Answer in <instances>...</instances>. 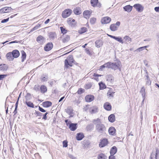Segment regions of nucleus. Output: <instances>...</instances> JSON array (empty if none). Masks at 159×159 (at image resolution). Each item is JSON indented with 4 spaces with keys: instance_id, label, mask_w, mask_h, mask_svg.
<instances>
[{
    "instance_id": "nucleus-1",
    "label": "nucleus",
    "mask_w": 159,
    "mask_h": 159,
    "mask_svg": "<svg viewBox=\"0 0 159 159\" xmlns=\"http://www.w3.org/2000/svg\"><path fill=\"white\" fill-rule=\"evenodd\" d=\"M92 122L95 125L96 130L100 134L104 133L106 130L105 125L102 123L100 119L98 118L93 120Z\"/></svg>"
},
{
    "instance_id": "nucleus-2",
    "label": "nucleus",
    "mask_w": 159,
    "mask_h": 159,
    "mask_svg": "<svg viewBox=\"0 0 159 159\" xmlns=\"http://www.w3.org/2000/svg\"><path fill=\"white\" fill-rule=\"evenodd\" d=\"M65 68L67 69L69 66L72 67L73 66L72 64L74 63V64H76L77 63L74 59L73 56L72 55H70L68 57L67 59L65 60Z\"/></svg>"
},
{
    "instance_id": "nucleus-3",
    "label": "nucleus",
    "mask_w": 159,
    "mask_h": 159,
    "mask_svg": "<svg viewBox=\"0 0 159 159\" xmlns=\"http://www.w3.org/2000/svg\"><path fill=\"white\" fill-rule=\"evenodd\" d=\"M120 24V22L117 21L116 24H111L110 27V30L112 31L117 30Z\"/></svg>"
},
{
    "instance_id": "nucleus-4",
    "label": "nucleus",
    "mask_w": 159,
    "mask_h": 159,
    "mask_svg": "<svg viewBox=\"0 0 159 159\" xmlns=\"http://www.w3.org/2000/svg\"><path fill=\"white\" fill-rule=\"evenodd\" d=\"M72 11L69 9H66L62 12L61 15L63 18H66L68 17L71 14Z\"/></svg>"
},
{
    "instance_id": "nucleus-5",
    "label": "nucleus",
    "mask_w": 159,
    "mask_h": 159,
    "mask_svg": "<svg viewBox=\"0 0 159 159\" xmlns=\"http://www.w3.org/2000/svg\"><path fill=\"white\" fill-rule=\"evenodd\" d=\"M120 64V62L119 61L114 62H111V69H113L114 70L118 69H119L120 70V69L119 68Z\"/></svg>"
},
{
    "instance_id": "nucleus-6",
    "label": "nucleus",
    "mask_w": 159,
    "mask_h": 159,
    "mask_svg": "<svg viewBox=\"0 0 159 159\" xmlns=\"http://www.w3.org/2000/svg\"><path fill=\"white\" fill-rule=\"evenodd\" d=\"M133 7L139 12H142L144 9L143 7L141 4L139 3L135 4Z\"/></svg>"
},
{
    "instance_id": "nucleus-7",
    "label": "nucleus",
    "mask_w": 159,
    "mask_h": 159,
    "mask_svg": "<svg viewBox=\"0 0 159 159\" xmlns=\"http://www.w3.org/2000/svg\"><path fill=\"white\" fill-rule=\"evenodd\" d=\"M106 78L108 83L110 84L114 82V77L111 74H108L106 75Z\"/></svg>"
},
{
    "instance_id": "nucleus-8",
    "label": "nucleus",
    "mask_w": 159,
    "mask_h": 159,
    "mask_svg": "<svg viewBox=\"0 0 159 159\" xmlns=\"http://www.w3.org/2000/svg\"><path fill=\"white\" fill-rule=\"evenodd\" d=\"M111 18L108 16L103 17L101 20L102 24H107L109 23L111 21Z\"/></svg>"
},
{
    "instance_id": "nucleus-9",
    "label": "nucleus",
    "mask_w": 159,
    "mask_h": 159,
    "mask_svg": "<svg viewBox=\"0 0 159 159\" xmlns=\"http://www.w3.org/2000/svg\"><path fill=\"white\" fill-rule=\"evenodd\" d=\"M12 9L10 7H5L0 9V13H1L10 12H11Z\"/></svg>"
},
{
    "instance_id": "nucleus-10",
    "label": "nucleus",
    "mask_w": 159,
    "mask_h": 159,
    "mask_svg": "<svg viewBox=\"0 0 159 159\" xmlns=\"http://www.w3.org/2000/svg\"><path fill=\"white\" fill-rule=\"evenodd\" d=\"M36 41L40 44H43L45 42V39L43 36L39 35L37 38Z\"/></svg>"
},
{
    "instance_id": "nucleus-11",
    "label": "nucleus",
    "mask_w": 159,
    "mask_h": 159,
    "mask_svg": "<svg viewBox=\"0 0 159 159\" xmlns=\"http://www.w3.org/2000/svg\"><path fill=\"white\" fill-rule=\"evenodd\" d=\"M65 111H66L67 114L70 115L69 117L73 116L72 115L73 114V110L71 107H68L67 109L65 110Z\"/></svg>"
},
{
    "instance_id": "nucleus-12",
    "label": "nucleus",
    "mask_w": 159,
    "mask_h": 159,
    "mask_svg": "<svg viewBox=\"0 0 159 159\" xmlns=\"http://www.w3.org/2000/svg\"><path fill=\"white\" fill-rule=\"evenodd\" d=\"M53 47V44L52 43H48L44 47V49L46 51H48L52 49Z\"/></svg>"
},
{
    "instance_id": "nucleus-13",
    "label": "nucleus",
    "mask_w": 159,
    "mask_h": 159,
    "mask_svg": "<svg viewBox=\"0 0 159 159\" xmlns=\"http://www.w3.org/2000/svg\"><path fill=\"white\" fill-rule=\"evenodd\" d=\"M108 143L107 139H104L102 140L99 144V146L101 148H103L107 145Z\"/></svg>"
},
{
    "instance_id": "nucleus-14",
    "label": "nucleus",
    "mask_w": 159,
    "mask_h": 159,
    "mask_svg": "<svg viewBox=\"0 0 159 159\" xmlns=\"http://www.w3.org/2000/svg\"><path fill=\"white\" fill-rule=\"evenodd\" d=\"M77 125L76 123H70L69 125V128L71 131H75L77 128Z\"/></svg>"
},
{
    "instance_id": "nucleus-15",
    "label": "nucleus",
    "mask_w": 159,
    "mask_h": 159,
    "mask_svg": "<svg viewBox=\"0 0 159 159\" xmlns=\"http://www.w3.org/2000/svg\"><path fill=\"white\" fill-rule=\"evenodd\" d=\"M86 102H89L93 101L94 99V96L92 95H88L85 97Z\"/></svg>"
},
{
    "instance_id": "nucleus-16",
    "label": "nucleus",
    "mask_w": 159,
    "mask_h": 159,
    "mask_svg": "<svg viewBox=\"0 0 159 159\" xmlns=\"http://www.w3.org/2000/svg\"><path fill=\"white\" fill-rule=\"evenodd\" d=\"M13 58H16L20 55V53L17 50H13L11 52Z\"/></svg>"
},
{
    "instance_id": "nucleus-17",
    "label": "nucleus",
    "mask_w": 159,
    "mask_h": 159,
    "mask_svg": "<svg viewBox=\"0 0 159 159\" xmlns=\"http://www.w3.org/2000/svg\"><path fill=\"white\" fill-rule=\"evenodd\" d=\"M104 108L107 111H110L111 109V106L110 104L108 102H106L104 105Z\"/></svg>"
},
{
    "instance_id": "nucleus-18",
    "label": "nucleus",
    "mask_w": 159,
    "mask_h": 159,
    "mask_svg": "<svg viewBox=\"0 0 159 159\" xmlns=\"http://www.w3.org/2000/svg\"><path fill=\"white\" fill-rule=\"evenodd\" d=\"M52 105V103L50 101H45L42 103L43 107H48L51 106Z\"/></svg>"
},
{
    "instance_id": "nucleus-19",
    "label": "nucleus",
    "mask_w": 159,
    "mask_h": 159,
    "mask_svg": "<svg viewBox=\"0 0 159 159\" xmlns=\"http://www.w3.org/2000/svg\"><path fill=\"white\" fill-rule=\"evenodd\" d=\"M133 7L130 5H126L123 7V9L125 11L129 12H130L132 9Z\"/></svg>"
},
{
    "instance_id": "nucleus-20",
    "label": "nucleus",
    "mask_w": 159,
    "mask_h": 159,
    "mask_svg": "<svg viewBox=\"0 0 159 159\" xmlns=\"http://www.w3.org/2000/svg\"><path fill=\"white\" fill-rule=\"evenodd\" d=\"M84 135L82 133H80L77 134L76 139L77 140H81L84 138Z\"/></svg>"
},
{
    "instance_id": "nucleus-21",
    "label": "nucleus",
    "mask_w": 159,
    "mask_h": 159,
    "mask_svg": "<svg viewBox=\"0 0 159 159\" xmlns=\"http://www.w3.org/2000/svg\"><path fill=\"white\" fill-rule=\"evenodd\" d=\"M117 149L116 147L115 146H113L111 148L110 152L111 155H114L117 152Z\"/></svg>"
},
{
    "instance_id": "nucleus-22",
    "label": "nucleus",
    "mask_w": 159,
    "mask_h": 159,
    "mask_svg": "<svg viewBox=\"0 0 159 159\" xmlns=\"http://www.w3.org/2000/svg\"><path fill=\"white\" fill-rule=\"evenodd\" d=\"M108 119L110 122L111 123L113 122L115 120V115L113 114L110 115L108 117Z\"/></svg>"
},
{
    "instance_id": "nucleus-23",
    "label": "nucleus",
    "mask_w": 159,
    "mask_h": 159,
    "mask_svg": "<svg viewBox=\"0 0 159 159\" xmlns=\"http://www.w3.org/2000/svg\"><path fill=\"white\" fill-rule=\"evenodd\" d=\"M109 134L111 135H114L115 133L116 129L113 127H110L108 130Z\"/></svg>"
},
{
    "instance_id": "nucleus-24",
    "label": "nucleus",
    "mask_w": 159,
    "mask_h": 159,
    "mask_svg": "<svg viewBox=\"0 0 159 159\" xmlns=\"http://www.w3.org/2000/svg\"><path fill=\"white\" fill-rule=\"evenodd\" d=\"M48 34L49 37L51 39H54L56 37V33L54 32H50Z\"/></svg>"
},
{
    "instance_id": "nucleus-25",
    "label": "nucleus",
    "mask_w": 159,
    "mask_h": 159,
    "mask_svg": "<svg viewBox=\"0 0 159 159\" xmlns=\"http://www.w3.org/2000/svg\"><path fill=\"white\" fill-rule=\"evenodd\" d=\"M91 13L89 11L87 10L84 11L83 13V15L84 17L86 18L88 17L89 18Z\"/></svg>"
},
{
    "instance_id": "nucleus-26",
    "label": "nucleus",
    "mask_w": 159,
    "mask_h": 159,
    "mask_svg": "<svg viewBox=\"0 0 159 159\" xmlns=\"http://www.w3.org/2000/svg\"><path fill=\"white\" fill-rule=\"evenodd\" d=\"M8 68V66L5 64H0V70L3 71L6 70Z\"/></svg>"
},
{
    "instance_id": "nucleus-27",
    "label": "nucleus",
    "mask_w": 159,
    "mask_h": 159,
    "mask_svg": "<svg viewBox=\"0 0 159 159\" xmlns=\"http://www.w3.org/2000/svg\"><path fill=\"white\" fill-rule=\"evenodd\" d=\"M79 7H76L73 10V12L76 15H80L81 13V12L80 10Z\"/></svg>"
},
{
    "instance_id": "nucleus-28",
    "label": "nucleus",
    "mask_w": 159,
    "mask_h": 159,
    "mask_svg": "<svg viewBox=\"0 0 159 159\" xmlns=\"http://www.w3.org/2000/svg\"><path fill=\"white\" fill-rule=\"evenodd\" d=\"M6 56L7 58L10 61L13 60L14 59V58L12 56V53L11 52H9L7 53Z\"/></svg>"
},
{
    "instance_id": "nucleus-29",
    "label": "nucleus",
    "mask_w": 159,
    "mask_h": 159,
    "mask_svg": "<svg viewBox=\"0 0 159 159\" xmlns=\"http://www.w3.org/2000/svg\"><path fill=\"white\" fill-rule=\"evenodd\" d=\"M41 92L42 93H44L47 91V89L46 86L44 85H42L40 87Z\"/></svg>"
},
{
    "instance_id": "nucleus-30",
    "label": "nucleus",
    "mask_w": 159,
    "mask_h": 159,
    "mask_svg": "<svg viewBox=\"0 0 159 159\" xmlns=\"http://www.w3.org/2000/svg\"><path fill=\"white\" fill-rule=\"evenodd\" d=\"M90 3L92 6L95 7L97 6L98 3V0H91Z\"/></svg>"
},
{
    "instance_id": "nucleus-31",
    "label": "nucleus",
    "mask_w": 159,
    "mask_h": 159,
    "mask_svg": "<svg viewBox=\"0 0 159 159\" xmlns=\"http://www.w3.org/2000/svg\"><path fill=\"white\" fill-rule=\"evenodd\" d=\"M145 89L144 87H143L142 88L140 92L142 94L143 97V101L145 99Z\"/></svg>"
},
{
    "instance_id": "nucleus-32",
    "label": "nucleus",
    "mask_w": 159,
    "mask_h": 159,
    "mask_svg": "<svg viewBox=\"0 0 159 159\" xmlns=\"http://www.w3.org/2000/svg\"><path fill=\"white\" fill-rule=\"evenodd\" d=\"M107 157L104 154L100 153L98 156V159H106Z\"/></svg>"
},
{
    "instance_id": "nucleus-33",
    "label": "nucleus",
    "mask_w": 159,
    "mask_h": 159,
    "mask_svg": "<svg viewBox=\"0 0 159 159\" xmlns=\"http://www.w3.org/2000/svg\"><path fill=\"white\" fill-rule=\"evenodd\" d=\"M70 39V37L69 36L67 35L65 37L62 39V41L63 43H65L68 42Z\"/></svg>"
},
{
    "instance_id": "nucleus-34",
    "label": "nucleus",
    "mask_w": 159,
    "mask_h": 159,
    "mask_svg": "<svg viewBox=\"0 0 159 159\" xmlns=\"http://www.w3.org/2000/svg\"><path fill=\"white\" fill-rule=\"evenodd\" d=\"M95 43L96 47L98 48H99L102 44V41L99 40H97Z\"/></svg>"
},
{
    "instance_id": "nucleus-35",
    "label": "nucleus",
    "mask_w": 159,
    "mask_h": 159,
    "mask_svg": "<svg viewBox=\"0 0 159 159\" xmlns=\"http://www.w3.org/2000/svg\"><path fill=\"white\" fill-rule=\"evenodd\" d=\"M87 30V28L85 27H84L81 28L79 30V32L80 34H82L86 32Z\"/></svg>"
},
{
    "instance_id": "nucleus-36",
    "label": "nucleus",
    "mask_w": 159,
    "mask_h": 159,
    "mask_svg": "<svg viewBox=\"0 0 159 159\" xmlns=\"http://www.w3.org/2000/svg\"><path fill=\"white\" fill-rule=\"evenodd\" d=\"M25 103L28 107L32 108L34 107V105L32 102L29 101H25Z\"/></svg>"
},
{
    "instance_id": "nucleus-37",
    "label": "nucleus",
    "mask_w": 159,
    "mask_h": 159,
    "mask_svg": "<svg viewBox=\"0 0 159 159\" xmlns=\"http://www.w3.org/2000/svg\"><path fill=\"white\" fill-rule=\"evenodd\" d=\"M99 84L100 87V89L101 90L104 89L106 88V86L105 84L102 82H101L99 83Z\"/></svg>"
},
{
    "instance_id": "nucleus-38",
    "label": "nucleus",
    "mask_w": 159,
    "mask_h": 159,
    "mask_svg": "<svg viewBox=\"0 0 159 159\" xmlns=\"http://www.w3.org/2000/svg\"><path fill=\"white\" fill-rule=\"evenodd\" d=\"M114 39L116 40L117 41L121 43L122 44H123L124 43L123 42L122 39L121 37L115 36L114 38Z\"/></svg>"
},
{
    "instance_id": "nucleus-39",
    "label": "nucleus",
    "mask_w": 159,
    "mask_h": 159,
    "mask_svg": "<svg viewBox=\"0 0 159 159\" xmlns=\"http://www.w3.org/2000/svg\"><path fill=\"white\" fill-rule=\"evenodd\" d=\"M22 53V56H21V58H22V62H23L25 60L26 58V53L24 51H22L21 52Z\"/></svg>"
},
{
    "instance_id": "nucleus-40",
    "label": "nucleus",
    "mask_w": 159,
    "mask_h": 159,
    "mask_svg": "<svg viewBox=\"0 0 159 159\" xmlns=\"http://www.w3.org/2000/svg\"><path fill=\"white\" fill-rule=\"evenodd\" d=\"M98 108L96 107H93L90 111V113L92 114L98 112Z\"/></svg>"
},
{
    "instance_id": "nucleus-41",
    "label": "nucleus",
    "mask_w": 159,
    "mask_h": 159,
    "mask_svg": "<svg viewBox=\"0 0 159 159\" xmlns=\"http://www.w3.org/2000/svg\"><path fill=\"white\" fill-rule=\"evenodd\" d=\"M25 98L26 99L25 101H29L32 98L31 94L29 93H27L25 96Z\"/></svg>"
},
{
    "instance_id": "nucleus-42",
    "label": "nucleus",
    "mask_w": 159,
    "mask_h": 159,
    "mask_svg": "<svg viewBox=\"0 0 159 159\" xmlns=\"http://www.w3.org/2000/svg\"><path fill=\"white\" fill-rule=\"evenodd\" d=\"M60 29L62 33L64 34L67 33V30H66V29L64 28L63 27H61Z\"/></svg>"
},
{
    "instance_id": "nucleus-43",
    "label": "nucleus",
    "mask_w": 159,
    "mask_h": 159,
    "mask_svg": "<svg viewBox=\"0 0 159 159\" xmlns=\"http://www.w3.org/2000/svg\"><path fill=\"white\" fill-rule=\"evenodd\" d=\"M111 62H107L104 64L105 67L108 68H111Z\"/></svg>"
},
{
    "instance_id": "nucleus-44",
    "label": "nucleus",
    "mask_w": 159,
    "mask_h": 159,
    "mask_svg": "<svg viewBox=\"0 0 159 159\" xmlns=\"http://www.w3.org/2000/svg\"><path fill=\"white\" fill-rule=\"evenodd\" d=\"M124 39L128 42H130L131 41V39L128 36H125L124 38Z\"/></svg>"
},
{
    "instance_id": "nucleus-45",
    "label": "nucleus",
    "mask_w": 159,
    "mask_h": 159,
    "mask_svg": "<svg viewBox=\"0 0 159 159\" xmlns=\"http://www.w3.org/2000/svg\"><path fill=\"white\" fill-rule=\"evenodd\" d=\"M150 159H157V157L155 156V154L153 152L151 153V155L150 157Z\"/></svg>"
},
{
    "instance_id": "nucleus-46",
    "label": "nucleus",
    "mask_w": 159,
    "mask_h": 159,
    "mask_svg": "<svg viewBox=\"0 0 159 159\" xmlns=\"http://www.w3.org/2000/svg\"><path fill=\"white\" fill-rule=\"evenodd\" d=\"M94 77H95L94 79H95L96 80L98 81V77H101L102 76V75H98L96 73H94L93 75Z\"/></svg>"
},
{
    "instance_id": "nucleus-47",
    "label": "nucleus",
    "mask_w": 159,
    "mask_h": 159,
    "mask_svg": "<svg viewBox=\"0 0 159 159\" xmlns=\"http://www.w3.org/2000/svg\"><path fill=\"white\" fill-rule=\"evenodd\" d=\"M146 77L147 78V79L146 84L147 85H149L151 84V82L150 81V80L148 79L149 77L148 75H147Z\"/></svg>"
},
{
    "instance_id": "nucleus-48",
    "label": "nucleus",
    "mask_w": 159,
    "mask_h": 159,
    "mask_svg": "<svg viewBox=\"0 0 159 159\" xmlns=\"http://www.w3.org/2000/svg\"><path fill=\"white\" fill-rule=\"evenodd\" d=\"M96 19L95 18H92L90 19V22L91 24H94L96 21Z\"/></svg>"
},
{
    "instance_id": "nucleus-49",
    "label": "nucleus",
    "mask_w": 159,
    "mask_h": 159,
    "mask_svg": "<svg viewBox=\"0 0 159 159\" xmlns=\"http://www.w3.org/2000/svg\"><path fill=\"white\" fill-rule=\"evenodd\" d=\"M90 144V142L89 141H84V146L85 148L88 147Z\"/></svg>"
},
{
    "instance_id": "nucleus-50",
    "label": "nucleus",
    "mask_w": 159,
    "mask_h": 159,
    "mask_svg": "<svg viewBox=\"0 0 159 159\" xmlns=\"http://www.w3.org/2000/svg\"><path fill=\"white\" fill-rule=\"evenodd\" d=\"M147 47L146 46L141 47L137 49V50L139 52H140L145 49Z\"/></svg>"
},
{
    "instance_id": "nucleus-51",
    "label": "nucleus",
    "mask_w": 159,
    "mask_h": 159,
    "mask_svg": "<svg viewBox=\"0 0 159 159\" xmlns=\"http://www.w3.org/2000/svg\"><path fill=\"white\" fill-rule=\"evenodd\" d=\"M48 77V76L46 75L45 77H43L41 78V81H47Z\"/></svg>"
},
{
    "instance_id": "nucleus-52",
    "label": "nucleus",
    "mask_w": 159,
    "mask_h": 159,
    "mask_svg": "<svg viewBox=\"0 0 159 159\" xmlns=\"http://www.w3.org/2000/svg\"><path fill=\"white\" fill-rule=\"evenodd\" d=\"M84 90L83 89L80 88L78 90L77 93L78 94H81L83 93Z\"/></svg>"
},
{
    "instance_id": "nucleus-53",
    "label": "nucleus",
    "mask_w": 159,
    "mask_h": 159,
    "mask_svg": "<svg viewBox=\"0 0 159 159\" xmlns=\"http://www.w3.org/2000/svg\"><path fill=\"white\" fill-rule=\"evenodd\" d=\"M68 142L66 140H64L63 142V145L64 147H66L68 146Z\"/></svg>"
},
{
    "instance_id": "nucleus-54",
    "label": "nucleus",
    "mask_w": 159,
    "mask_h": 159,
    "mask_svg": "<svg viewBox=\"0 0 159 159\" xmlns=\"http://www.w3.org/2000/svg\"><path fill=\"white\" fill-rule=\"evenodd\" d=\"M34 114H35L37 115V116H41L42 115V113L39 111H36Z\"/></svg>"
},
{
    "instance_id": "nucleus-55",
    "label": "nucleus",
    "mask_w": 159,
    "mask_h": 159,
    "mask_svg": "<svg viewBox=\"0 0 159 159\" xmlns=\"http://www.w3.org/2000/svg\"><path fill=\"white\" fill-rule=\"evenodd\" d=\"M48 114V112H46L45 114H44L43 115V116L42 118V119H44V120H46L47 119V115Z\"/></svg>"
},
{
    "instance_id": "nucleus-56",
    "label": "nucleus",
    "mask_w": 159,
    "mask_h": 159,
    "mask_svg": "<svg viewBox=\"0 0 159 159\" xmlns=\"http://www.w3.org/2000/svg\"><path fill=\"white\" fill-rule=\"evenodd\" d=\"M158 155H159V150L158 148H157L156 149V153L155 154V156L157 157Z\"/></svg>"
},
{
    "instance_id": "nucleus-57",
    "label": "nucleus",
    "mask_w": 159,
    "mask_h": 159,
    "mask_svg": "<svg viewBox=\"0 0 159 159\" xmlns=\"http://www.w3.org/2000/svg\"><path fill=\"white\" fill-rule=\"evenodd\" d=\"M39 111L42 112H46V111L44 109L40 106H39Z\"/></svg>"
},
{
    "instance_id": "nucleus-58",
    "label": "nucleus",
    "mask_w": 159,
    "mask_h": 159,
    "mask_svg": "<svg viewBox=\"0 0 159 159\" xmlns=\"http://www.w3.org/2000/svg\"><path fill=\"white\" fill-rule=\"evenodd\" d=\"M9 18L8 17L6 19H4L2 20L1 22L2 23H4L7 22L9 20Z\"/></svg>"
},
{
    "instance_id": "nucleus-59",
    "label": "nucleus",
    "mask_w": 159,
    "mask_h": 159,
    "mask_svg": "<svg viewBox=\"0 0 159 159\" xmlns=\"http://www.w3.org/2000/svg\"><path fill=\"white\" fill-rule=\"evenodd\" d=\"M105 66L104 64L103 65H102L100 67L99 70L100 71H102L103 70V69L105 68Z\"/></svg>"
},
{
    "instance_id": "nucleus-60",
    "label": "nucleus",
    "mask_w": 159,
    "mask_h": 159,
    "mask_svg": "<svg viewBox=\"0 0 159 159\" xmlns=\"http://www.w3.org/2000/svg\"><path fill=\"white\" fill-rule=\"evenodd\" d=\"M7 76V75H0V80H2L3 78Z\"/></svg>"
},
{
    "instance_id": "nucleus-61",
    "label": "nucleus",
    "mask_w": 159,
    "mask_h": 159,
    "mask_svg": "<svg viewBox=\"0 0 159 159\" xmlns=\"http://www.w3.org/2000/svg\"><path fill=\"white\" fill-rule=\"evenodd\" d=\"M56 82V81L55 80H52L51 81H50L49 82V84L50 85L52 86V85H53Z\"/></svg>"
},
{
    "instance_id": "nucleus-62",
    "label": "nucleus",
    "mask_w": 159,
    "mask_h": 159,
    "mask_svg": "<svg viewBox=\"0 0 159 159\" xmlns=\"http://www.w3.org/2000/svg\"><path fill=\"white\" fill-rule=\"evenodd\" d=\"M68 156L70 158L72 159H75L76 158V157H75L73 155L70 154H69Z\"/></svg>"
},
{
    "instance_id": "nucleus-63",
    "label": "nucleus",
    "mask_w": 159,
    "mask_h": 159,
    "mask_svg": "<svg viewBox=\"0 0 159 159\" xmlns=\"http://www.w3.org/2000/svg\"><path fill=\"white\" fill-rule=\"evenodd\" d=\"M109 159H115V158L114 155H111L109 157Z\"/></svg>"
},
{
    "instance_id": "nucleus-64",
    "label": "nucleus",
    "mask_w": 159,
    "mask_h": 159,
    "mask_svg": "<svg viewBox=\"0 0 159 159\" xmlns=\"http://www.w3.org/2000/svg\"><path fill=\"white\" fill-rule=\"evenodd\" d=\"M154 10L156 12H159V7H155Z\"/></svg>"
}]
</instances>
